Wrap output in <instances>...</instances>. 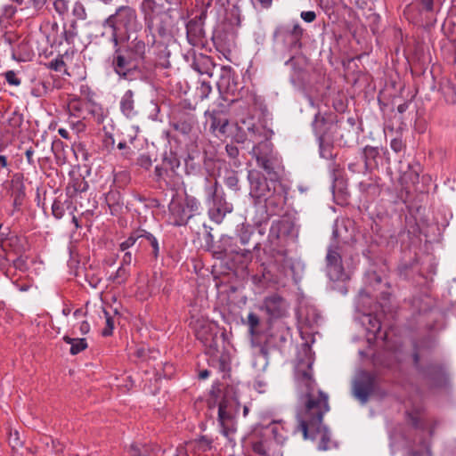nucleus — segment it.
Masks as SVG:
<instances>
[{
    "instance_id": "nucleus-20",
    "label": "nucleus",
    "mask_w": 456,
    "mask_h": 456,
    "mask_svg": "<svg viewBox=\"0 0 456 456\" xmlns=\"http://www.w3.org/2000/svg\"><path fill=\"white\" fill-rule=\"evenodd\" d=\"M141 10L149 28L152 25L156 17L165 12L164 4L156 0H142Z\"/></svg>"
},
{
    "instance_id": "nucleus-48",
    "label": "nucleus",
    "mask_w": 456,
    "mask_h": 456,
    "mask_svg": "<svg viewBox=\"0 0 456 456\" xmlns=\"http://www.w3.org/2000/svg\"><path fill=\"white\" fill-rule=\"evenodd\" d=\"M237 236L239 237L240 243L242 245L248 243L251 236V232H249L248 228L242 224L240 228L237 230Z\"/></svg>"
},
{
    "instance_id": "nucleus-10",
    "label": "nucleus",
    "mask_w": 456,
    "mask_h": 456,
    "mask_svg": "<svg viewBox=\"0 0 456 456\" xmlns=\"http://www.w3.org/2000/svg\"><path fill=\"white\" fill-rule=\"evenodd\" d=\"M377 387L378 381L376 374L361 370L353 380L352 393L362 404H365L369 401L370 396L377 389Z\"/></svg>"
},
{
    "instance_id": "nucleus-23",
    "label": "nucleus",
    "mask_w": 456,
    "mask_h": 456,
    "mask_svg": "<svg viewBox=\"0 0 456 456\" xmlns=\"http://www.w3.org/2000/svg\"><path fill=\"white\" fill-rule=\"evenodd\" d=\"M127 45L124 48L140 63L145 60L146 57V44L142 39L138 37L134 38L132 41L126 42Z\"/></svg>"
},
{
    "instance_id": "nucleus-62",
    "label": "nucleus",
    "mask_w": 456,
    "mask_h": 456,
    "mask_svg": "<svg viewBox=\"0 0 456 456\" xmlns=\"http://www.w3.org/2000/svg\"><path fill=\"white\" fill-rule=\"evenodd\" d=\"M25 155H26L28 163L29 165L35 167V160H34V158H33L34 151H33V149L31 147L26 150Z\"/></svg>"
},
{
    "instance_id": "nucleus-28",
    "label": "nucleus",
    "mask_w": 456,
    "mask_h": 456,
    "mask_svg": "<svg viewBox=\"0 0 456 456\" xmlns=\"http://www.w3.org/2000/svg\"><path fill=\"white\" fill-rule=\"evenodd\" d=\"M320 156L326 159H332L337 153L334 152L333 138L318 139Z\"/></svg>"
},
{
    "instance_id": "nucleus-31",
    "label": "nucleus",
    "mask_w": 456,
    "mask_h": 456,
    "mask_svg": "<svg viewBox=\"0 0 456 456\" xmlns=\"http://www.w3.org/2000/svg\"><path fill=\"white\" fill-rule=\"evenodd\" d=\"M379 156V151L377 147L366 146L363 149V158L366 168H372L377 166V158Z\"/></svg>"
},
{
    "instance_id": "nucleus-30",
    "label": "nucleus",
    "mask_w": 456,
    "mask_h": 456,
    "mask_svg": "<svg viewBox=\"0 0 456 456\" xmlns=\"http://www.w3.org/2000/svg\"><path fill=\"white\" fill-rule=\"evenodd\" d=\"M210 118V130L213 132L218 131L221 134H225L226 126H228V119L219 117L217 112L213 111L209 113Z\"/></svg>"
},
{
    "instance_id": "nucleus-47",
    "label": "nucleus",
    "mask_w": 456,
    "mask_h": 456,
    "mask_svg": "<svg viewBox=\"0 0 456 456\" xmlns=\"http://www.w3.org/2000/svg\"><path fill=\"white\" fill-rule=\"evenodd\" d=\"M259 317L255 313H249L248 315V325L251 336L256 335V329L259 325Z\"/></svg>"
},
{
    "instance_id": "nucleus-3",
    "label": "nucleus",
    "mask_w": 456,
    "mask_h": 456,
    "mask_svg": "<svg viewBox=\"0 0 456 456\" xmlns=\"http://www.w3.org/2000/svg\"><path fill=\"white\" fill-rule=\"evenodd\" d=\"M431 348L428 340L414 342L411 358L413 366L421 379L429 386L438 387L446 383V375L441 365L430 361Z\"/></svg>"
},
{
    "instance_id": "nucleus-2",
    "label": "nucleus",
    "mask_w": 456,
    "mask_h": 456,
    "mask_svg": "<svg viewBox=\"0 0 456 456\" xmlns=\"http://www.w3.org/2000/svg\"><path fill=\"white\" fill-rule=\"evenodd\" d=\"M347 228L343 222L336 221L332 230V240L328 247L326 254V270L331 281H344L350 278L349 273L343 265V257L346 256L349 244Z\"/></svg>"
},
{
    "instance_id": "nucleus-61",
    "label": "nucleus",
    "mask_w": 456,
    "mask_h": 456,
    "mask_svg": "<svg viewBox=\"0 0 456 456\" xmlns=\"http://www.w3.org/2000/svg\"><path fill=\"white\" fill-rule=\"evenodd\" d=\"M300 16L306 22H313L316 19V14L313 11L302 12Z\"/></svg>"
},
{
    "instance_id": "nucleus-59",
    "label": "nucleus",
    "mask_w": 456,
    "mask_h": 456,
    "mask_svg": "<svg viewBox=\"0 0 456 456\" xmlns=\"http://www.w3.org/2000/svg\"><path fill=\"white\" fill-rule=\"evenodd\" d=\"M198 89L200 92L201 99L207 98L212 90L209 83H208V82H202L200 86Z\"/></svg>"
},
{
    "instance_id": "nucleus-15",
    "label": "nucleus",
    "mask_w": 456,
    "mask_h": 456,
    "mask_svg": "<svg viewBox=\"0 0 456 456\" xmlns=\"http://www.w3.org/2000/svg\"><path fill=\"white\" fill-rule=\"evenodd\" d=\"M312 126L318 139L333 138L338 127L337 117L332 113L317 112Z\"/></svg>"
},
{
    "instance_id": "nucleus-27",
    "label": "nucleus",
    "mask_w": 456,
    "mask_h": 456,
    "mask_svg": "<svg viewBox=\"0 0 456 456\" xmlns=\"http://www.w3.org/2000/svg\"><path fill=\"white\" fill-rule=\"evenodd\" d=\"M103 32L102 34V37H107L109 40L113 44L114 49L116 47L121 46L124 43L128 42L130 39V36L126 35L125 32H121L120 30H117V41L111 36V28L107 26L106 20L102 22Z\"/></svg>"
},
{
    "instance_id": "nucleus-37",
    "label": "nucleus",
    "mask_w": 456,
    "mask_h": 456,
    "mask_svg": "<svg viewBox=\"0 0 456 456\" xmlns=\"http://www.w3.org/2000/svg\"><path fill=\"white\" fill-rule=\"evenodd\" d=\"M303 35V28L298 23L293 25L291 30L289 31V37H290L291 46L294 48H299L301 45L300 39Z\"/></svg>"
},
{
    "instance_id": "nucleus-26",
    "label": "nucleus",
    "mask_w": 456,
    "mask_h": 456,
    "mask_svg": "<svg viewBox=\"0 0 456 456\" xmlns=\"http://www.w3.org/2000/svg\"><path fill=\"white\" fill-rule=\"evenodd\" d=\"M189 446L195 453L200 455L213 448V439L208 436H201L200 438L190 442Z\"/></svg>"
},
{
    "instance_id": "nucleus-38",
    "label": "nucleus",
    "mask_w": 456,
    "mask_h": 456,
    "mask_svg": "<svg viewBox=\"0 0 456 456\" xmlns=\"http://www.w3.org/2000/svg\"><path fill=\"white\" fill-rule=\"evenodd\" d=\"M248 134H249V138H248V135L246 134H244L243 132L239 130L235 134L233 140L236 143H239V144H246V143L249 144L250 142L255 143L256 141H258L257 134L255 135L252 133L248 132Z\"/></svg>"
},
{
    "instance_id": "nucleus-42",
    "label": "nucleus",
    "mask_w": 456,
    "mask_h": 456,
    "mask_svg": "<svg viewBox=\"0 0 456 456\" xmlns=\"http://www.w3.org/2000/svg\"><path fill=\"white\" fill-rule=\"evenodd\" d=\"M77 36V32L76 29V22L75 21H73L71 23L70 28L69 29L64 28V30L62 32V37L68 45L73 44L74 39Z\"/></svg>"
},
{
    "instance_id": "nucleus-46",
    "label": "nucleus",
    "mask_w": 456,
    "mask_h": 456,
    "mask_svg": "<svg viewBox=\"0 0 456 456\" xmlns=\"http://www.w3.org/2000/svg\"><path fill=\"white\" fill-rule=\"evenodd\" d=\"M129 276V271L126 267L125 266H120L114 277H113V281L116 282L117 284H122L123 282H125L127 279V277Z\"/></svg>"
},
{
    "instance_id": "nucleus-45",
    "label": "nucleus",
    "mask_w": 456,
    "mask_h": 456,
    "mask_svg": "<svg viewBox=\"0 0 456 456\" xmlns=\"http://www.w3.org/2000/svg\"><path fill=\"white\" fill-rule=\"evenodd\" d=\"M445 26H447L448 33L452 40L456 41V14H452L445 20Z\"/></svg>"
},
{
    "instance_id": "nucleus-24",
    "label": "nucleus",
    "mask_w": 456,
    "mask_h": 456,
    "mask_svg": "<svg viewBox=\"0 0 456 456\" xmlns=\"http://www.w3.org/2000/svg\"><path fill=\"white\" fill-rule=\"evenodd\" d=\"M220 80L218 82L219 87L225 88L227 92L234 94L237 91V84L234 81L232 69L229 66H224L221 69Z\"/></svg>"
},
{
    "instance_id": "nucleus-58",
    "label": "nucleus",
    "mask_w": 456,
    "mask_h": 456,
    "mask_svg": "<svg viewBox=\"0 0 456 456\" xmlns=\"http://www.w3.org/2000/svg\"><path fill=\"white\" fill-rule=\"evenodd\" d=\"M64 66L65 62L62 58L54 59L49 63V68L55 71H60Z\"/></svg>"
},
{
    "instance_id": "nucleus-49",
    "label": "nucleus",
    "mask_w": 456,
    "mask_h": 456,
    "mask_svg": "<svg viewBox=\"0 0 456 456\" xmlns=\"http://www.w3.org/2000/svg\"><path fill=\"white\" fill-rule=\"evenodd\" d=\"M138 240H140V234H138V230L134 232L130 237H128L124 242L120 244V249L122 251L126 250L130 247H132Z\"/></svg>"
},
{
    "instance_id": "nucleus-1",
    "label": "nucleus",
    "mask_w": 456,
    "mask_h": 456,
    "mask_svg": "<svg viewBox=\"0 0 456 456\" xmlns=\"http://www.w3.org/2000/svg\"><path fill=\"white\" fill-rule=\"evenodd\" d=\"M295 379L301 392L303 406L297 412V426L296 431L303 434L304 439L315 440L320 436L318 449L326 451L330 448V434L322 425L323 415L330 411L329 396L322 390L315 395L316 382L313 376V362L300 361L295 370Z\"/></svg>"
},
{
    "instance_id": "nucleus-32",
    "label": "nucleus",
    "mask_w": 456,
    "mask_h": 456,
    "mask_svg": "<svg viewBox=\"0 0 456 456\" xmlns=\"http://www.w3.org/2000/svg\"><path fill=\"white\" fill-rule=\"evenodd\" d=\"M63 340L67 344H69L71 346L70 349H69V353L72 355L79 354L80 352H82L83 350H85L87 347V343H86V338H71L69 336H65L63 338Z\"/></svg>"
},
{
    "instance_id": "nucleus-63",
    "label": "nucleus",
    "mask_w": 456,
    "mask_h": 456,
    "mask_svg": "<svg viewBox=\"0 0 456 456\" xmlns=\"http://www.w3.org/2000/svg\"><path fill=\"white\" fill-rule=\"evenodd\" d=\"M132 262V254L130 252H126L123 258L121 266H129Z\"/></svg>"
},
{
    "instance_id": "nucleus-5",
    "label": "nucleus",
    "mask_w": 456,
    "mask_h": 456,
    "mask_svg": "<svg viewBox=\"0 0 456 456\" xmlns=\"http://www.w3.org/2000/svg\"><path fill=\"white\" fill-rule=\"evenodd\" d=\"M248 132L258 134V141L252 146L250 153L256 158L258 167L263 168L266 174H273L279 159L273 152V145L269 141L267 132L264 126H255L248 127Z\"/></svg>"
},
{
    "instance_id": "nucleus-34",
    "label": "nucleus",
    "mask_w": 456,
    "mask_h": 456,
    "mask_svg": "<svg viewBox=\"0 0 456 456\" xmlns=\"http://www.w3.org/2000/svg\"><path fill=\"white\" fill-rule=\"evenodd\" d=\"M47 2L48 0H25L23 4L31 15H38L44 12Z\"/></svg>"
},
{
    "instance_id": "nucleus-9",
    "label": "nucleus",
    "mask_w": 456,
    "mask_h": 456,
    "mask_svg": "<svg viewBox=\"0 0 456 456\" xmlns=\"http://www.w3.org/2000/svg\"><path fill=\"white\" fill-rule=\"evenodd\" d=\"M436 12L434 0H415L405 7L404 14L411 22L419 26L433 23Z\"/></svg>"
},
{
    "instance_id": "nucleus-43",
    "label": "nucleus",
    "mask_w": 456,
    "mask_h": 456,
    "mask_svg": "<svg viewBox=\"0 0 456 456\" xmlns=\"http://www.w3.org/2000/svg\"><path fill=\"white\" fill-rule=\"evenodd\" d=\"M187 210H190L191 213V216H195L199 212L200 202L191 196H186L184 202H183Z\"/></svg>"
},
{
    "instance_id": "nucleus-55",
    "label": "nucleus",
    "mask_w": 456,
    "mask_h": 456,
    "mask_svg": "<svg viewBox=\"0 0 456 456\" xmlns=\"http://www.w3.org/2000/svg\"><path fill=\"white\" fill-rule=\"evenodd\" d=\"M12 265L16 269L25 271L27 269V257L20 256L12 260Z\"/></svg>"
},
{
    "instance_id": "nucleus-53",
    "label": "nucleus",
    "mask_w": 456,
    "mask_h": 456,
    "mask_svg": "<svg viewBox=\"0 0 456 456\" xmlns=\"http://www.w3.org/2000/svg\"><path fill=\"white\" fill-rule=\"evenodd\" d=\"M54 10L60 14L63 15L68 12V2L66 0H53Z\"/></svg>"
},
{
    "instance_id": "nucleus-33",
    "label": "nucleus",
    "mask_w": 456,
    "mask_h": 456,
    "mask_svg": "<svg viewBox=\"0 0 456 456\" xmlns=\"http://www.w3.org/2000/svg\"><path fill=\"white\" fill-rule=\"evenodd\" d=\"M363 323L366 325V330L369 333H372L375 337H377L378 333H379L381 330V322L379 319L371 314H367L363 318Z\"/></svg>"
},
{
    "instance_id": "nucleus-16",
    "label": "nucleus",
    "mask_w": 456,
    "mask_h": 456,
    "mask_svg": "<svg viewBox=\"0 0 456 456\" xmlns=\"http://www.w3.org/2000/svg\"><path fill=\"white\" fill-rule=\"evenodd\" d=\"M259 309L265 311L270 319H280L287 315L289 303L277 293L266 296Z\"/></svg>"
},
{
    "instance_id": "nucleus-7",
    "label": "nucleus",
    "mask_w": 456,
    "mask_h": 456,
    "mask_svg": "<svg viewBox=\"0 0 456 456\" xmlns=\"http://www.w3.org/2000/svg\"><path fill=\"white\" fill-rule=\"evenodd\" d=\"M106 24L111 28V36L117 40V30L126 33L135 30L138 20L136 11L128 5L118 7L115 13L106 19Z\"/></svg>"
},
{
    "instance_id": "nucleus-21",
    "label": "nucleus",
    "mask_w": 456,
    "mask_h": 456,
    "mask_svg": "<svg viewBox=\"0 0 456 456\" xmlns=\"http://www.w3.org/2000/svg\"><path fill=\"white\" fill-rule=\"evenodd\" d=\"M204 35L203 23L200 20L193 19L188 21L186 24V36L188 42L191 45H202Z\"/></svg>"
},
{
    "instance_id": "nucleus-18",
    "label": "nucleus",
    "mask_w": 456,
    "mask_h": 456,
    "mask_svg": "<svg viewBox=\"0 0 456 456\" xmlns=\"http://www.w3.org/2000/svg\"><path fill=\"white\" fill-rule=\"evenodd\" d=\"M273 192L265 199L266 208L275 215L280 213L287 201L288 188L282 183H273Z\"/></svg>"
},
{
    "instance_id": "nucleus-64",
    "label": "nucleus",
    "mask_w": 456,
    "mask_h": 456,
    "mask_svg": "<svg viewBox=\"0 0 456 456\" xmlns=\"http://www.w3.org/2000/svg\"><path fill=\"white\" fill-rule=\"evenodd\" d=\"M130 452H131L132 456H144L141 452V449L137 445L132 444L130 446Z\"/></svg>"
},
{
    "instance_id": "nucleus-25",
    "label": "nucleus",
    "mask_w": 456,
    "mask_h": 456,
    "mask_svg": "<svg viewBox=\"0 0 456 456\" xmlns=\"http://www.w3.org/2000/svg\"><path fill=\"white\" fill-rule=\"evenodd\" d=\"M120 110L128 118H134L137 111L134 107V92L127 90L120 100Z\"/></svg>"
},
{
    "instance_id": "nucleus-29",
    "label": "nucleus",
    "mask_w": 456,
    "mask_h": 456,
    "mask_svg": "<svg viewBox=\"0 0 456 456\" xmlns=\"http://www.w3.org/2000/svg\"><path fill=\"white\" fill-rule=\"evenodd\" d=\"M138 234H140V244L147 243L151 245L152 248V255L154 257H157L159 251V246L157 238L151 232L142 229L138 230Z\"/></svg>"
},
{
    "instance_id": "nucleus-8",
    "label": "nucleus",
    "mask_w": 456,
    "mask_h": 456,
    "mask_svg": "<svg viewBox=\"0 0 456 456\" xmlns=\"http://www.w3.org/2000/svg\"><path fill=\"white\" fill-rule=\"evenodd\" d=\"M205 194L208 200H211L213 207L209 209L210 218L219 224L223 221L226 214L232 211V205L225 200L223 194L218 191V183L216 180L210 181L207 177Z\"/></svg>"
},
{
    "instance_id": "nucleus-40",
    "label": "nucleus",
    "mask_w": 456,
    "mask_h": 456,
    "mask_svg": "<svg viewBox=\"0 0 456 456\" xmlns=\"http://www.w3.org/2000/svg\"><path fill=\"white\" fill-rule=\"evenodd\" d=\"M162 165L166 169H170L174 171L176 167H179L180 162L175 154L172 152L165 153L163 157Z\"/></svg>"
},
{
    "instance_id": "nucleus-44",
    "label": "nucleus",
    "mask_w": 456,
    "mask_h": 456,
    "mask_svg": "<svg viewBox=\"0 0 456 456\" xmlns=\"http://www.w3.org/2000/svg\"><path fill=\"white\" fill-rule=\"evenodd\" d=\"M104 317L106 319V327L102 330V334L104 337L110 336L114 329V320L109 312L103 309Z\"/></svg>"
},
{
    "instance_id": "nucleus-19",
    "label": "nucleus",
    "mask_w": 456,
    "mask_h": 456,
    "mask_svg": "<svg viewBox=\"0 0 456 456\" xmlns=\"http://www.w3.org/2000/svg\"><path fill=\"white\" fill-rule=\"evenodd\" d=\"M169 211L173 218V224L175 226L186 224L188 220L192 217L191 213H190V210H187L182 201L172 200L169 204Z\"/></svg>"
},
{
    "instance_id": "nucleus-51",
    "label": "nucleus",
    "mask_w": 456,
    "mask_h": 456,
    "mask_svg": "<svg viewBox=\"0 0 456 456\" xmlns=\"http://www.w3.org/2000/svg\"><path fill=\"white\" fill-rule=\"evenodd\" d=\"M185 167L187 174H194L200 170V164L194 162V159L189 155L185 159Z\"/></svg>"
},
{
    "instance_id": "nucleus-4",
    "label": "nucleus",
    "mask_w": 456,
    "mask_h": 456,
    "mask_svg": "<svg viewBox=\"0 0 456 456\" xmlns=\"http://www.w3.org/2000/svg\"><path fill=\"white\" fill-rule=\"evenodd\" d=\"M223 394L218 405V421L222 433L230 441H233V435L236 431L234 417L240 410V403L236 388L232 385H227L224 388H217Z\"/></svg>"
},
{
    "instance_id": "nucleus-12",
    "label": "nucleus",
    "mask_w": 456,
    "mask_h": 456,
    "mask_svg": "<svg viewBox=\"0 0 456 456\" xmlns=\"http://www.w3.org/2000/svg\"><path fill=\"white\" fill-rule=\"evenodd\" d=\"M291 66L290 82L301 91H305L311 85V75L306 60L302 57L291 56L286 62Z\"/></svg>"
},
{
    "instance_id": "nucleus-6",
    "label": "nucleus",
    "mask_w": 456,
    "mask_h": 456,
    "mask_svg": "<svg viewBox=\"0 0 456 456\" xmlns=\"http://www.w3.org/2000/svg\"><path fill=\"white\" fill-rule=\"evenodd\" d=\"M111 67L121 79L133 81L143 77L141 63L130 55L123 45L114 49Z\"/></svg>"
},
{
    "instance_id": "nucleus-50",
    "label": "nucleus",
    "mask_w": 456,
    "mask_h": 456,
    "mask_svg": "<svg viewBox=\"0 0 456 456\" xmlns=\"http://www.w3.org/2000/svg\"><path fill=\"white\" fill-rule=\"evenodd\" d=\"M65 212L63 204L58 200H55L52 205V213L53 215L57 218L60 219L63 216Z\"/></svg>"
},
{
    "instance_id": "nucleus-56",
    "label": "nucleus",
    "mask_w": 456,
    "mask_h": 456,
    "mask_svg": "<svg viewBox=\"0 0 456 456\" xmlns=\"http://www.w3.org/2000/svg\"><path fill=\"white\" fill-rule=\"evenodd\" d=\"M6 81L12 86L20 85V79L17 77L16 74L12 70H9L5 73Z\"/></svg>"
},
{
    "instance_id": "nucleus-11",
    "label": "nucleus",
    "mask_w": 456,
    "mask_h": 456,
    "mask_svg": "<svg viewBox=\"0 0 456 456\" xmlns=\"http://www.w3.org/2000/svg\"><path fill=\"white\" fill-rule=\"evenodd\" d=\"M268 179L260 175L255 171L248 172V181L250 183V194L257 199H265L273 192V183H281L279 181V175L276 171L273 174H266Z\"/></svg>"
},
{
    "instance_id": "nucleus-54",
    "label": "nucleus",
    "mask_w": 456,
    "mask_h": 456,
    "mask_svg": "<svg viewBox=\"0 0 456 456\" xmlns=\"http://www.w3.org/2000/svg\"><path fill=\"white\" fill-rule=\"evenodd\" d=\"M152 161L148 154H142L137 159V165L142 168L149 169L151 167Z\"/></svg>"
},
{
    "instance_id": "nucleus-35",
    "label": "nucleus",
    "mask_w": 456,
    "mask_h": 456,
    "mask_svg": "<svg viewBox=\"0 0 456 456\" xmlns=\"http://www.w3.org/2000/svg\"><path fill=\"white\" fill-rule=\"evenodd\" d=\"M225 151L228 157L231 159V165L233 167H240L241 166V161L239 159L240 151L236 145L232 142L225 145Z\"/></svg>"
},
{
    "instance_id": "nucleus-36",
    "label": "nucleus",
    "mask_w": 456,
    "mask_h": 456,
    "mask_svg": "<svg viewBox=\"0 0 456 456\" xmlns=\"http://www.w3.org/2000/svg\"><path fill=\"white\" fill-rule=\"evenodd\" d=\"M287 341V333L283 330H277L267 338V343L281 347Z\"/></svg>"
},
{
    "instance_id": "nucleus-13",
    "label": "nucleus",
    "mask_w": 456,
    "mask_h": 456,
    "mask_svg": "<svg viewBox=\"0 0 456 456\" xmlns=\"http://www.w3.org/2000/svg\"><path fill=\"white\" fill-rule=\"evenodd\" d=\"M298 236V228L295 221L289 216L273 222L270 228L271 240H282L284 243L295 242Z\"/></svg>"
},
{
    "instance_id": "nucleus-22",
    "label": "nucleus",
    "mask_w": 456,
    "mask_h": 456,
    "mask_svg": "<svg viewBox=\"0 0 456 456\" xmlns=\"http://www.w3.org/2000/svg\"><path fill=\"white\" fill-rule=\"evenodd\" d=\"M216 67L211 57L199 53L195 54L191 62V68L200 74H206L209 77L213 76V71Z\"/></svg>"
},
{
    "instance_id": "nucleus-17",
    "label": "nucleus",
    "mask_w": 456,
    "mask_h": 456,
    "mask_svg": "<svg viewBox=\"0 0 456 456\" xmlns=\"http://www.w3.org/2000/svg\"><path fill=\"white\" fill-rule=\"evenodd\" d=\"M197 125V117L191 110L179 111L171 122L172 127L183 135L192 134Z\"/></svg>"
},
{
    "instance_id": "nucleus-60",
    "label": "nucleus",
    "mask_w": 456,
    "mask_h": 456,
    "mask_svg": "<svg viewBox=\"0 0 456 456\" xmlns=\"http://www.w3.org/2000/svg\"><path fill=\"white\" fill-rule=\"evenodd\" d=\"M23 121L22 115L13 112L12 116L9 118V124L12 126H20Z\"/></svg>"
},
{
    "instance_id": "nucleus-52",
    "label": "nucleus",
    "mask_w": 456,
    "mask_h": 456,
    "mask_svg": "<svg viewBox=\"0 0 456 456\" xmlns=\"http://www.w3.org/2000/svg\"><path fill=\"white\" fill-rule=\"evenodd\" d=\"M72 12L78 20H85L86 18V9L81 3H76L74 4Z\"/></svg>"
},
{
    "instance_id": "nucleus-41",
    "label": "nucleus",
    "mask_w": 456,
    "mask_h": 456,
    "mask_svg": "<svg viewBox=\"0 0 456 456\" xmlns=\"http://www.w3.org/2000/svg\"><path fill=\"white\" fill-rule=\"evenodd\" d=\"M224 183L232 190L239 191V179L235 171H229L228 175L224 177Z\"/></svg>"
},
{
    "instance_id": "nucleus-39",
    "label": "nucleus",
    "mask_w": 456,
    "mask_h": 456,
    "mask_svg": "<svg viewBox=\"0 0 456 456\" xmlns=\"http://www.w3.org/2000/svg\"><path fill=\"white\" fill-rule=\"evenodd\" d=\"M444 100L450 104L456 103V87L452 84H446L442 87Z\"/></svg>"
},
{
    "instance_id": "nucleus-57",
    "label": "nucleus",
    "mask_w": 456,
    "mask_h": 456,
    "mask_svg": "<svg viewBox=\"0 0 456 456\" xmlns=\"http://www.w3.org/2000/svg\"><path fill=\"white\" fill-rule=\"evenodd\" d=\"M390 147L391 149L398 153V152H401L403 148L405 147L404 143L403 142L402 139L400 138H395L391 141L390 142Z\"/></svg>"
},
{
    "instance_id": "nucleus-14",
    "label": "nucleus",
    "mask_w": 456,
    "mask_h": 456,
    "mask_svg": "<svg viewBox=\"0 0 456 456\" xmlns=\"http://www.w3.org/2000/svg\"><path fill=\"white\" fill-rule=\"evenodd\" d=\"M269 428L276 444H271L266 441H256L252 443V450L259 456H282V452L276 447L279 444H282L285 441V437L281 434L283 428L279 427L276 423L270 425Z\"/></svg>"
}]
</instances>
